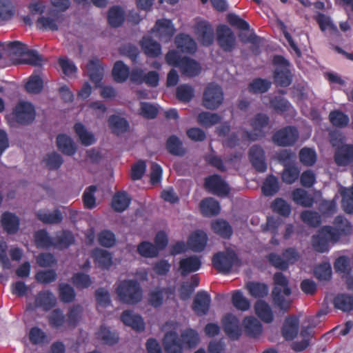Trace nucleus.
I'll return each instance as SVG.
<instances>
[{"label": "nucleus", "instance_id": "f257e3e1", "mask_svg": "<svg viewBox=\"0 0 353 353\" xmlns=\"http://www.w3.org/2000/svg\"><path fill=\"white\" fill-rule=\"evenodd\" d=\"M117 285L116 292L121 302L134 305L141 301L142 289L137 280H123L117 283Z\"/></svg>", "mask_w": 353, "mask_h": 353}, {"label": "nucleus", "instance_id": "f03ea898", "mask_svg": "<svg viewBox=\"0 0 353 353\" xmlns=\"http://www.w3.org/2000/svg\"><path fill=\"white\" fill-rule=\"evenodd\" d=\"M238 263V257L232 248H226L215 254L212 258V265L219 272L229 273L235 264Z\"/></svg>", "mask_w": 353, "mask_h": 353}, {"label": "nucleus", "instance_id": "7ed1b4c3", "mask_svg": "<svg viewBox=\"0 0 353 353\" xmlns=\"http://www.w3.org/2000/svg\"><path fill=\"white\" fill-rule=\"evenodd\" d=\"M339 241L337 232L332 226L322 228L316 235L312 237V246L319 252H325L328 250L329 243H335Z\"/></svg>", "mask_w": 353, "mask_h": 353}, {"label": "nucleus", "instance_id": "20e7f679", "mask_svg": "<svg viewBox=\"0 0 353 353\" xmlns=\"http://www.w3.org/2000/svg\"><path fill=\"white\" fill-rule=\"evenodd\" d=\"M223 92L221 88L216 83H209L203 94V105L208 110H216L223 103Z\"/></svg>", "mask_w": 353, "mask_h": 353}, {"label": "nucleus", "instance_id": "39448f33", "mask_svg": "<svg viewBox=\"0 0 353 353\" xmlns=\"http://www.w3.org/2000/svg\"><path fill=\"white\" fill-rule=\"evenodd\" d=\"M299 138V132L294 127L288 126L277 131L273 136L274 143L279 146L294 145Z\"/></svg>", "mask_w": 353, "mask_h": 353}, {"label": "nucleus", "instance_id": "423d86ee", "mask_svg": "<svg viewBox=\"0 0 353 353\" xmlns=\"http://www.w3.org/2000/svg\"><path fill=\"white\" fill-rule=\"evenodd\" d=\"M216 39L218 44L224 51L230 52L235 47V35L232 30L225 25H221L217 28Z\"/></svg>", "mask_w": 353, "mask_h": 353}, {"label": "nucleus", "instance_id": "0eeeda50", "mask_svg": "<svg viewBox=\"0 0 353 353\" xmlns=\"http://www.w3.org/2000/svg\"><path fill=\"white\" fill-rule=\"evenodd\" d=\"M13 117L19 123L29 124L35 118L34 108L30 103L20 102L13 111Z\"/></svg>", "mask_w": 353, "mask_h": 353}, {"label": "nucleus", "instance_id": "6e6552de", "mask_svg": "<svg viewBox=\"0 0 353 353\" xmlns=\"http://www.w3.org/2000/svg\"><path fill=\"white\" fill-rule=\"evenodd\" d=\"M152 32L161 41L168 42L174 35L175 29L170 20L159 19L157 21Z\"/></svg>", "mask_w": 353, "mask_h": 353}, {"label": "nucleus", "instance_id": "1a4fd4ad", "mask_svg": "<svg viewBox=\"0 0 353 353\" xmlns=\"http://www.w3.org/2000/svg\"><path fill=\"white\" fill-rule=\"evenodd\" d=\"M269 118L264 114H256L251 121L253 132L248 133L249 139L255 141L263 137L265 134V128H268Z\"/></svg>", "mask_w": 353, "mask_h": 353}, {"label": "nucleus", "instance_id": "9d476101", "mask_svg": "<svg viewBox=\"0 0 353 353\" xmlns=\"http://www.w3.org/2000/svg\"><path fill=\"white\" fill-rule=\"evenodd\" d=\"M205 187L212 194L218 196H226L230 192L228 185L217 174L206 178Z\"/></svg>", "mask_w": 353, "mask_h": 353}, {"label": "nucleus", "instance_id": "9b49d317", "mask_svg": "<svg viewBox=\"0 0 353 353\" xmlns=\"http://www.w3.org/2000/svg\"><path fill=\"white\" fill-rule=\"evenodd\" d=\"M194 32L198 40L203 46H210L214 41V30L206 21L197 22L194 26Z\"/></svg>", "mask_w": 353, "mask_h": 353}, {"label": "nucleus", "instance_id": "f8f14e48", "mask_svg": "<svg viewBox=\"0 0 353 353\" xmlns=\"http://www.w3.org/2000/svg\"><path fill=\"white\" fill-rule=\"evenodd\" d=\"M211 297L205 291L198 292L193 300L192 310L199 316L205 315L210 307Z\"/></svg>", "mask_w": 353, "mask_h": 353}, {"label": "nucleus", "instance_id": "ddd939ff", "mask_svg": "<svg viewBox=\"0 0 353 353\" xmlns=\"http://www.w3.org/2000/svg\"><path fill=\"white\" fill-rule=\"evenodd\" d=\"M249 159L253 167L259 172H263L267 169L263 149L259 145H252L249 150Z\"/></svg>", "mask_w": 353, "mask_h": 353}, {"label": "nucleus", "instance_id": "4468645a", "mask_svg": "<svg viewBox=\"0 0 353 353\" xmlns=\"http://www.w3.org/2000/svg\"><path fill=\"white\" fill-rule=\"evenodd\" d=\"M86 72L95 85L101 86L100 83L103 77V68L99 59L94 58L88 61L86 65Z\"/></svg>", "mask_w": 353, "mask_h": 353}, {"label": "nucleus", "instance_id": "2eb2a0df", "mask_svg": "<svg viewBox=\"0 0 353 353\" xmlns=\"http://www.w3.org/2000/svg\"><path fill=\"white\" fill-rule=\"evenodd\" d=\"M222 321L227 335L232 339H237L241 333L238 319L233 314H228L223 317Z\"/></svg>", "mask_w": 353, "mask_h": 353}, {"label": "nucleus", "instance_id": "dca6fc26", "mask_svg": "<svg viewBox=\"0 0 353 353\" xmlns=\"http://www.w3.org/2000/svg\"><path fill=\"white\" fill-rule=\"evenodd\" d=\"M163 345L167 353H182V341L176 332L170 331L165 334Z\"/></svg>", "mask_w": 353, "mask_h": 353}, {"label": "nucleus", "instance_id": "f3484780", "mask_svg": "<svg viewBox=\"0 0 353 353\" xmlns=\"http://www.w3.org/2000/svg\"><path fill=\"white\" fill-rule=\"evenodd\" d=\"M201 265V261L200 258L192 255L180 260L179 270L182 276H185L191 272L199 270Z\"/></svg>", "mask_w": 353, "mask_h": 353}, {"label": "nucleus", "instance_id": "a211bd4d", "mask_svg": "<svg viewBox=\"0 0 353 353\" xmlns=\"http://www.w3.org/2000/svg\"><path fill=\"white\" fill-rule=\"evenodd\" d=\"M172 294L173 290L170 288H154L148 294V302L154 307H159L162 305L165 296L168 297Z\"/></svg>", "mask_w": 353, "mask_h": 353}, {"label": "nucleus", "instance_id": "6ab92c4d", "mask_svg": "<svg viewBox=\"0 0 353 353\" xmlns=\"http://www.w3.org/2000/svg\"><path fill=\"white\" fill-rule=\"evenodd\" d=\"M57 302L55 296L50 291H41L39 292L34 299L36 307H41L43 310L48 311L52 308Z\"/></svg>", "mask_w": 353, "mask_h": 353}, {"label": "nucleus", "instance_id": "aec40b11", "mask_svg": "<svg viewBox=\"0 0 353 353\" xmlns=\"http://www.w3.org/2000/svg\"><path fill=\"white\" fill-rule=\"evenodd\" d=\"M48 14V16H42L37 19V26L39 29L57 30L58 23L60 21L59 16L54 10H50Z\"/></svg>", "mask_w": 353, "mask_h": 353}, {"label": "nucleus", "instance_id": "412c9836", "mask_svg": "<svg viewBox=\"0 0 353 353\" xmlns=\"http://www.w3.org/2000/svg\"><path fill=\"white\" fill-rule=\"evenodd\" d=\"M299 321L297 317L290 316L285 319L282 328L283 336L288 341L294 339L298 334Z\"/></svg>", "mask_w": 353, "mask_h": 353}, {"label": "nucleus", "instance_id": "4be33fe9", "mask_svg": "<svg viewBox=\"0 0 353 353\" xmlns=\"http://www.w3.org/2000/svg\"><path fill=\"white\" fill-rule=\"evenodd\" d=\"M336 163L339 166H345L353 161V145H342L334 155Z\"/></svg>", "mask_w": 353, "mask_h": 353}, {"label": "nucleus", "instance_id": "5701e85b", "mask_svg": "<svg viewBox=\"0 0 353 353\" xmlns=\"http://www.w3.org/2000/svg\"><path fill=\"white\" fill-rule=\"evenodd\" d=\"M176 48L185 53H194L196 50L194 40L188 34H181L175 38Z\"/></svg>", "mask_w": 353, "mask_h": 353}, {"label": "nucleus", "instance_id": "b1692460", "mask_svg": "<svg viewBox=\"0 0 353 353\" xmlns=\"http://www.w3.org/2000/svg\"><path fill=\"white\" fill-rule=\"evenodd\" d=\"M207 242V234L204 232L196 231L190 236L188 245L194 252H201L205 247Z\"/></svg>", "mask_w": 353, "mask_h": 353}, {"label": "nucleus", "instance_id": "393cba45", "mask_svg": "<svg viewBox=\"0 0 353 353\" xmlns=\"http://www.w3.org/2000/svg\"><path fill=\"white\" fill-rule=\"evenodd\" d=\"M272 296L274 305L277 306L280 310L285 312L290 310L292 303L290 295H285L283 290L279 291L276 288H273Z\"/></svg>", "mask_w": 353, "mask_h": 353}, {"label": "nucleus", "instance_id": "a878e982", "mask_svg": "<svg viewBox=\"0 0 353 353\" xmlns=\"http://www.w3.org/2000/svg\"><path fill=\"white\" fill-rule=\"evenodd\" d=\"M57 145L58 149L65 155L72 156L77 152L75 143L70 137L65 134H59L57 137Z\"/></svg>", "mask_w": 353, "mask_h": 353}, {"label": "nucleus", "instance_id": "bb28decb", "mask_svg": "<svg viewBox=\"0 0 353 353\" xmlns=\"http://www.w3.org/2000/svg\"><path fill=\"white\" fill-rule=\"evenodd\" d=\"M121 319L125 325L130 326L134 330H143L144 329V323L142 318L132 311L125 310Z\"/></svg>", "mask_w": 353, "mask_h": 353}, {"label": "nucleus", "instance_id": "cd10ccee", "mask_svg": "<svg viewBox=\"0 0 353 353\" xmlns=\"http://www.w3.org/2000/svg\"><path fill=\"white\" fill-rule=\"evenodd\" d=\"M37 216L39 220L46 224H58L63 220L62 213L59 210L52 212L40 210L37 212Z\"/></svg>", "mask_w": 353, "mask_h": 353}, {"label": "nucleus", "instance_id": "c85d7f7f", "mask_svg": "<svg viewBox=\"0 0 353 353\" xmlns=\"http://www.w3.org/2000/svg\"><path fill=\"white\" fill-rule=\"evenodd\" d=\"M213 232L223 239L230 238L232 233V228L230 223L223 219H216L211 223Z\"/></svg>", "mask_w": 353, "mask_h": 353}, {"label": "nucleus", "instance_id": "c756f323", "mask_svg": "<svg viewBox=\"0 0 353 353\" xmlns=\"http://www.w3.org/2000/svg\"><path fill=\"white\" fill-rule=\"evenodd\" d=\"M141 46L144 52L149 57H156L161 53L160 44L150 36L144 37L141 41Z\"/></svg>", "mask_w": 353, "mask_h": 353}, {"label": "nucleus", "instance_id": "7c9ffc66", "mask_svg": "<svg viewBox=\"0 0 353 353\" xmlns=\"http://www.w3.org/2000/svg\"><path fill=\"white\" fill-rule=\"evenodd\" d=\"M131 201L129 195L125 192H117L112 201V207L115 212H122L125 210Z\"/></svg>", "mask_w": 353, "mask_h": 353}, {"label": "nucleus", "instance_id": "2f4dec72", "mask_svg": "<svg viewBox=\"0 0 353 353\" xmlns=\"http://www.w3.org/2000/svg\"><path fill=\"white\" fill-rule=\"evenodd\" d=\"M243 325L245 332L250 336L256 337L262 332L261 323L254 317H245L243 320Z\"/></svg>", "mask_w": 353, "mask_h": 353}, {"label": "nucleus", "instance_id": "473e14b6", "mask_svg": "<svg viewBox=\"0 0 353 353\" xmlns=\"http://www.w3.org/2000/svg\"><path fill=\"white\" fill-rule=\"evenodd\" d=\"M179 68L183 74L193 77L199 74L200 72V67L199 64L188 57H183L179 61Z\"/></svg>", "mask_w": 353, "mask_h": 353}, {"label": "nucleus", "instance_id": "72a5a7b5", "mask_svg": "<svg viewBox=\"0 0 353 353\" xmlns=\"http://www.w3.org/2000/svg\"><path fill=\"white\" fill-rule=\"evenodd\" d=\"M1 223L4 230L8 233H15L19 229V219L14 214L3 213L1 217Z\"/></svg>", "mask_w": 353, "mask_h": 353}, {"label": "nucleus", "instance_id": "f704fd0d", "mask_svg": "<svg viewBox=\"0 0 353 353\" xmlns=\"http://www.w3.org/2000/svg\"><path fill=\"white\" fill-rule=\"evenodd\" d=\"M293 201L298 205L307 208L312 205L314 199L306 190L297 188L292 192Z\"/></svg>", "mask_w": 353, "mask_h": 353}, {"label": "nucleus", "instance_id": "c9c22d12", "mask_svg": "<svg viewBox=\"0 0 353 353\" xmlns=\"http://www.w3.org/2000/svg\"><path fill=\"white\" fill-rule=\"evenodd\" d=\"M200 208L205 216L216 215L220 212L219 203L213 198H207L201 201Z\"/></svg>", "mask_w": 353, "mask_h": 353}, {"label": "nucleus", "instance_id": "e433bc0d", "mask_svg": "<svg viewBox=\"0 0 353 353\" xmlns=\"http://www.w3.org/2000/svg\"><path fill=\"white\" fill-rule=\"evenodd\" d=\"M74 242V236L70 232L62 231L57 233L53 238V246L62 249L66 248Z\"/></svg>", "mask_w": 353, "mask_h": 353}, {"label": "nucleus", "instance_id": "4c0bfd02", "mask_svg": "<svg viewBox=\"0 0 353 353\" xmlns=\"http://www.w3.org/2000/svg\"><path fill=\"white\" fill-rule=\"evenodd\" d=\"M255 310L258 316L265 323L273 321V313L270 306L263 301H258L255 304Z\"/></svg>", "mask_w": 353, "mask_h": 353}, {"label": "nucleus", "instance_id": "58836bf2", "mask_svg": "<svg viewBox=\"0 0 353 353\" xmlns=\"http://www.w3.org/2000/svg\"><path fill=\"white\" fill-rule=\"evenodd\" d=\"M109 24L114 28L120 26L125 20V13L123 9L119 6L110 8L108 14Z\"/></svg>", "mask_w": 353, "mask_h": 353}, {"label": "nucleus", "instance_id": "ea45409f", "mask_svg": "<svg viewBox=\"0 0 353 353\" xmlns=\"http://www.w3.org/2000/svg\"><path fill=\"white\" fill-rule=\"evenodd\" d=\"M334 307L343 312L353 310V296L347 294L337 295L334 299Z\"/></svg>", "mask_w": 353, "mask_h": 353}, {"label": "nucleus", "instance_id": "a19ab883", "mask_svg": "<svg viewBox=\"0 0 353 353\" xmlns=\"http://www.w3.org/2000/svg\"><path fill=\"white\" fill-rule=\"evenodd\" d=\"M4 43L6 45L5 52L9 57H21L24 55L26 52V45L20 41H14Z\"/></svg>", "mask_w": 353, "mask_h": 353}, {"label": "nucleus", "instance_id": "79ce46f5", "mask_svg": "<svg viewBox=\"0 0 353 353\" xmlns=\"http://www.w3.org/2000/svg\"><path fill=\"white\" fill-rule=\"evenodd\" d=\"M74 130L83 145L88 146L95 143L96 139L93 134L88 131L81 123L75 124Z\"/></svg>", "mask_w": 353, "mask_h": 353}, {"label": "nucleus", "instance_id": "37998d69", "mask_svg": "<svg viewBox=\"0 0 353 353\" xmlns=\"http://www.w3.org/2000/svg\"><path fill=\"white\" fill-rule=\"evenodd\" d=\"M301 341H296L291 344V347L296 352H301L305 350L310 345L312 335L307 327L303 328L300 333Z\"/></svg>", "mask_w": 353, "mask_h": 353}, {"label": "nucleus", "instance_id": "c03bdc74", "mask_svg": "<svg viewBox=\"0 0 353 353\" xmlns=\"http://www.w3.org/2000/svg\"><path fill=\"white\" fill-rule=\"evenodd\" d=\"M339 234V240L343 234H349L352 230V226L347 219L338 216L334 219V227H332Z\"/></svg>", "mask_w": 353, "mask_h": 353}, {"label": "nucleus", "instance_id": "a18cd8bd", "mask_svg": "<svg viewBox=\"0 0 353 353\" xmlns=\"http://www.w3.org/2000/svg\"><path fill=\"white\" fill-rule=\"evenodd\" d=\"M167 149L170 154L174 156H183L185 153L182 142L176 136H171L168 139Z\"/></svg>", "mask_w": 353, "mask_h": 353}, {"label": "nucleus", "instance_id": "49530a36", "mask_svg": "<svg viewBox=\"0 0 353 353\" xmlns=\"http://www.w3.org/2000/svg\"><path fill=\"white\" fill-rule=\"evenodd\" d=\"M340 193L343 196L342 205L344 210L348 213H353V186L350 188H341Z\"/></svg>", "mask_w": 353, "mask_h": 353}, {"label": "nucleus", "instance_id": "de8ad7c7", "mask_svg": "<svg viewBox=\"0 0 353 353\" xmlns=\"http://www.w3.org/2000/svg\"><path fill=\"white\" fill-rule=\"evenodd\" d=\"M25 58L17 61V63H26L34 66L41 65L44 61V59L39 54L37 50H28L27 49Z\"/></svg>", "mask_w": 353, "mask_h": 353}, {"label": "nucleus", "instance_id": "09e8293b", "mask_svg": "<svg viewBox=\"0 0 353 353\" xmlns=\"http://www.w3.org/2000/svg\"><path fill=\"white\" fill-rule=\"evenodd\" d=\"M112 75L117 82L122 83L129 76V68L122 61H119L114 65Z\"/></svg>", "mask_w": 353, "mask_h": 353}, {"label": "nucleus", "instance_id": "8fccbe9b", "mask_svg": "<svg viewBox=\"0 0 353 353\" xmlns=\"http://www.w3.org/2000/svg\"><path fill=\"white\" fill-rule=\"evenodd\" d=\"M221 117L216 113L203 112L198 115L197 121L201 125L205 127H210L218 123Z\"/></svg>", "mask_w": 353, "mask_h": 353}, {"label": "nucleus", "instance_id": "3c124183", "mask_svg": "<svg viewBox=\"0 0 353 353\" xmlns=\"http://www.w3.org/2000/svg\"><path fill=\"white\" fill-rule=\"evenodd\" d=\"M14 14V8L9 0H0V21L10 20Z\"/></svg>", "mask_w": 353, "mask_h": 353}, {"label": "nucleus", "instance_id": "603ef678", "mask_svg": "<svg viewBox=\"0 0 353 353\" xmlns=\"http://www.w3.org/2000/svg\"><path fill=\"white\" fill-rule=\"evenodd\" d=\"M182 343L188 347L196 346L199 342V336L196 331L188 329L184 330L181 335Z\"/></svg>", "mask_w": 353, "mask_h": 353}, {"label": "nucleus", "instance_id": "864d4df0", "mask_svg": "<svg viewBox=\"0 0 353 353\" xmlns=\"http://www.w3.org/2000/svg\"><path fill=\"white\" fill-rule=\"evenodd\" d=\"M288 280L281 272H276L274 275V288H276L279 291L283 290L285 295H291L292 290L288 285Z\"/></svg>", "mask_w": 353, "mask_h": 353}, {"label": "nucleus", "instance_id": "5fc2aeb1", "mask_svg": "<svg viewBox=\"0 0 353 353\" xmlns=\"http://www.w3.org/2000/svg\"><path fill=\"white\" fill-rule=\"evenodd\" d=\"M83 310L80 305H74L70 307L66 319L68 324L73 327L76 326L81 319Z\"/></svg>", "mask_w": 353, "mask_h": 353}, {"label": "nucleus", "instance_id": "6e6d98bb", "mask_svg": "<svg viewBox=\"0 0 353 353\" xmlns=\"http://www.w3.org/2000/svg\"><path fill=\"white\" fill-rule=\"evenodd\" d=\"M34 241L38 248H48L53 246V238L44 230H40L34 234Z\"/></svg>", "mask_w": 353, "mask_h": 353}, {"label": "nucleus", "instance_id": "4d7b16f0", "mask_svg": "<svg viewBox=\"0 0 353 353\" xmlns=\"http://www.w3.org/2000/svg\"><path fill=\"white\" fill-rule=\"evenodd\" d=\"M46 165L50 170H57L63 163L62 157L56 152L47 154L44 158Z\"/></svg>", "mask_w": 353, "mask_h": 353}, {"label": "nucleus", "instance_id": "13d9d810", "mask_svg": "<svg viewBox=\"0 0 353 353\" xmlns=\"http://www.w3.org/2000/svg\"><path fill=\"white\" fill-rule=\"evenodd\" d=\"M232 303L233 305L239 310L245 311L250 307L249 300L245 297L240 291H236L233 293Z\"/></svg>", "mask_w": 353, "mask_h": 353}, {"label": "nucleus", "instance_id": "bf43d9fd", "mask_svg": "<svg viewBox=\"0 0 353 353\" xmlns=\"http://www.w3.org/2000/svg\"><path fill=\"white\" fill-rule=\"evenodd\" d=\"M279 189V181L276 177L274 176H268L262 186L263 193L265 196H272Z\"/></svg>", "mask_w": 353, "mask_h": 353}, {"label": "nucleus", "instance_id": "052dcab7", "mask_svg": "<svg viewBox=\"0 0 353 353\" xmlns=\"http://www.w3.org/2000/svg\"><path fill=\"white\" fill-rule=\"evenodd\" d=\"M94 254L97 263L102 268H108L112 265V256L109 252L99 249L95 250Z\"/></svg>", "mask_w": 353, "mask_h": 353}, {"label": "nucleus", "instance_id": "680f3d73", "mask_svg": "<svg viewBox=\"0 0 353 353\" xmlns=\"http://www.w3.org/2000/svg\"><path fill=\"white\" fill-rule=\"evenodd\" d=\"M98 339H101L104 343L113 345L118 341V336L115 332L110 331L108 327L101 326L97 332Z\"/></svg>", "mask_w": 353, "mask_h": 353}, {"label": "nucleus", "instance_id": "e2e57ef3", "mask_svg": "<svg viewBox=\"0 0 353 353\" xmlns=\"http://www.w3.org/2000/svg\"><path fill=\"white\" fill-rule=\"evenodd\" d=\"M329 119L330 122L338 128H344L347 125L349 117L340 111H332L330 113Z\"/></svg>", "mask_w": 353, "mask_h": 353}, {"label": "nucleus", "instance_id": "0e129e2a", "mask_svg": "<svg viewBox=\"0 0 353 353\" xmlns=\"http://www.w3.org/2000/svg\"><path fill=\"white\" fill-rule=\"evenodd\" d=\"M43 88V81L38 75H32L26 84V90L31 94H38Z\"/></svg>", "mask_w": 353, "mask_h": 353}, {"label": "nucleus", "instance_id": "69168bd1", "mask_svg": "<svg viewBox=\"0 0 353 353\" xmlns=\"http://www.w3.org/2000/svg\"><path fill=\"white\" fill-rule=\"evenodd\" d=\"M247 288L250 294L256 298L264 297L268 292L267 286L259 283H248Z\"/></svg>", "mask_w": 353, "mask_h": 353}, {"label": "nucleus", "instance_id": "338daca9", "mask_svg": "<svg viewBox=\"0 0 353 353\" xmlns=\"http://www.w3.org/2000/svg\"><path fill=\"white\" fill-rule=\"evenodd\" d=\"M108 121L110 126L115 132H123L128 130V123L123 118L113 115L109 118Z\"/></svg>", "mask_w": 353, "mask_h": 353}, {"label": "nucleus", "instance_id": "774afa93", "mask_svg": "<svg viewBox=\"0 0 353 353\" xmlns=\"http://www.w3.org/2000/svg\"><path fill=\"white\" fill-rule=\"evenodd\" d=\"M270 85V81L263 79H256L250 84L249 90L253 93H264L268 90Z\"/></svg>", "mask_w": 353, "mask_h": 353}]
</instances>
